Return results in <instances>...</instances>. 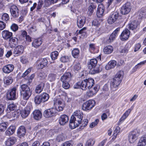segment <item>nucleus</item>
I'll return each mask as SVG.
<instances>
[{
    "instance_id": "1",
    "label": "nucleus",
    "mask_w": 146,
    "mask_h": 146,
    "mask_svg": "<svg viewBox=\"0 0 146 146\" xmlns=\"http://www.w3.org/2000/svg\"><path fill=\"white\" fill-rule=\"evenodd\" d=\"M83 115V113L80 110L75 111L71 116L70 120L69 125L70 127L73 129L80 125V129H84L87 125L88 120L87 119H84L82 121Z\"/></svg>"
},
{
    "instance_id": "2",
    "label": "nucleus",
    "mask_w": 146,
    "mask_h": 146,
    "mask_svg": "<svg viewBox=\"0 0 146 146\" xmlns=\"http://www.w3.org/2000/svg\"><path fill=\"white\" fill-rule=\"evenodd\" d=\"M94 80L92 78H89L82 81H79L74 86V88H80L83 90H85L88 89H90L94 86Z\"/></svg>"
},
{
    "instance_id": "3",
    "label": "nucleus",
    "mask_w": 146,
    "mask_h": 146,
    "mask_svg": "<svg viewBox=\"0 0 146 146\" xmlns=\"http://www.w3.org/2000/svg\"><path fill=\"white\" fill-rule=\"evenodd\" d=\"M123 74V71H119L115 75L114 78L111 79L110 88L112 90L114 91L117 89L118 86L121 81Z\"/></svg>"
},
{
    "instance_id": "4",
    "label": "nucleus",
    "mask_w": 146,
    "mask_h": 146,
    "mask_svg": "<svg viewBox=\"0 0 146 146\" xmlns=\"http://www.w3.org/2000/svg\"><path fill=\"white\" fill-rule=\"evenodd\" d=\"M20 94L21 97L25 100H28L32 94V91L27 85L23 84L21 86Z\"/></svg>"
},
{
    "instance_id": "5",
    "label": "nucleus",
    "mask_w": 146,
    "mask_h": 146,
    "mask_svg": "<svg viewBox=\"0 0 146 146\" xmlns=\"http://www.w3.org/2000/svg\"><path fill=\"white\" fill-rule=\"evenodd\" d=\"M49 98L48 94L44 93L42 94L36 96L34 98V102L36 104H39L41 102H44Z\"/></svg>"
},
{
    "instance_id": "6",
    "label": "nucleus",
    "mask_w": 146,
    "mask_h": 146,
    "mask_svg": "<svg viewBox=\"0 0 146 146\" xmlns=\"http://www.w3.org/2000/svg\"><path fill=\"white\" fill-rule=\"evenodd\" d=\"M139 132L137 129H135L130 132L128 135V139L130 143H134L137 139Z\"/></svg>"
},
{
    "instance_id": "7",
    "label": "nucleus",
    "mask_w": 146,
    "mask_h": 146,
    "mask_svg": "<svg viewBox=\"0 0 146 146\" xmlns=\"http://www.w3.org/2000/svg\"><path fill=\"white\" fill-rule=\"evenodd\" d=\"M95 105L94 100H89L83 103L82 106V109L84 111L89 110L92 109Z\"/></svg>"
},
{
    "instance_id": "8",
    "label": "nucleus",
    "mask_w": 146,
    "mask_h": 146,
    "mask_svg": "<svg viewBox=\"0 0 146 146\" xmlns=\"http://www.w3.org/2000/svg\"><path fill=\"white\" fill-rule=\"evenodd\" d=\"M48 63V61L46 58H41L36 61V66L38 69H42L46 66Z\"/></svg>"
},
{
    "instance_id": "9",
    "label": "nucleus",
    "mask_w": 146,
    "mask_h": 146,
    "mask_svg": "<svg viewBox=\"0 0 146 146\" xmlns=\"http://www.w3.org/2000/svg\"><path fill=\"white\" fill-rule=\"evenodd\" d=\"M131 8V3L127 2L123 5L121 9V13L123 15L127 14L130 12Z\"/></svg>"
},
{
    "instance_id": "10",
    "label": "nucleus",
    "mask_w": 146,
    "mask_h": 146,
    "mask_svg": "<svg viewBox=\"0 0 146 146\" xmlns=\"http://www.w3.org/2000/svg\"><path fill=\"white\" fill-rule=\"evenodd\" d=\"M9 9L11 15L13 17H17L19 16V10L17 6L12 5L11 6Z\"/></svg>"
},
{
    "instance_id": "11",
    "label": "nucleus",
    "mask_w": 146,
    "mask_h": 146,
    "mask_svg": "<svg viewBox=\"0 0 146 146\" xmlns=\"http://www.w3.org/2000/svg\"><path fill=\"white\" fill-rule=\"evenodd\" d=\"M16 89L15 88H13L7 93V98L9 100H14L16 99Z\"/></svg>"
},
{
    "instance_id": "12",
    "label": "nucleus",
    "mask_w": 146,
    "mask_h": 146,
    "mask_svg": "<svg viewBox=\"0 0 146 146\" xmlns=\"http://www.w3.org/2000/svg\"><path fill=\"white\" fill-rule=\"evenodd\" d=\"M119 17V13L116 12H112L108 17V21L109 23L111 24L117 19Z\"/></svg>"
},
{
    "instance_id": "13",
    "label": "nucleus",
    "mask_w": 146,
    "mask_h": 146,
    "mask_svg": "<svg viewBox=\"0 0 146 146\" xmlns=\"http://www.w3.org/2000/svg\"><path fill=\"white\" fill-rule=\"evenodd\" d=\"M14 68V66L13 64H8L4 66L2 70L4 73L9 74L13 71Z\"/></svg>"
},
{
    "instance_id": "14",
    "label": "nucleus",
    "mask_w": 146,
    "mask_h": 146,
    "mask_svg": "<svg viewBox=\"0 0 146 146\" xmlns=\"http://www.w3.org/2000/svg\"><path fill=\"white\" fill-rule=\"evenodd\" d=\"M55 114V109L54 108H51L45 110L43 115L45 117L48 118L54 116Z\"/></svg>"
},
{
    "instance_id": "15",
    "label": "nucleus",
    "mask_w": 146,
    "mask_h": 146,
    "mask_svg": "<svg viewBox=\"0 0 146 146\" xmlns=\"http://www.w3.org/2000/svg\"><path fill=\"white\" fill-rule=\"evenodd\" d=\"M24 50L23 46L19 45L17 46L14 49L13 54L15 56H17L23 53Z\"/></svg>"
},
{
    "instance_id": "16",
    "label": "nucleus",
    "mask_w": 146,
    "mask_h": 146,
    "mask_svg": "<svg viewBox=\"0 0 146 146\" xmlns=\"http://www.w3.org/2000/svg\"><path fill=\"white\" fill-rule=\"evenodd\" d=\"M86 18L84 16H80L77 17V25L79 28L82 27L86 22Z\"/></svg>"
},
{
    "instance_id": "17",
    "label": "nucleus",
    "mask_w": 146,
    "mask_h": 146,
    "mask_svg": "<svg viewBox=\"0 0 146 146\" xmlns=\"http://www.w3.org/2000/svg\"><path fill=\"white\" fill-rule=\"evenodd\" d=\"M129 31L127 29H126L121 33L120 38L122 41L126 40L129 38Z\"/></svg>"
},
{
    "instance_id": "18",
    "label": "nucleus",
    "mask_w": 146,
    "mask_h": 146,
    "mask_svg": "<svg viewBox=\"0 0 146 146\" xmlns=\"http://www.w3.org/2000/svg\"><path fill=\"white\" fill-rule=\"evenodd\" d=\"M31 108V106H27L21 113V116L23 118H26L29 115Z\"/></svg>"
},
{
    "instance_id": "19",
    "label": "nucleus",
    "mask_w": 146,
    "mask_h": 146,
    "mask_svg": "<svg viewBox=\"0 0 146 146\" xmlns=\"http://www.w3.org/2000/svg\"><path fill=\"white\" fill-rule=\"evenodd\" d=\"M104 11V7L102 4L98 5L97 12V15L99 17H101L103 15Z\"/></svg>"
},
{
    "instance_id": "20",
    "label": "nucleus",
    "mask_w": 146,
    "mask_h": 146,
    "mask_svg": "<svg viewBox=\"0 0 146 146\" xmlns=\"http://www.w3.org/2000/svg\"><path fill=\"white\" fill-rule=\"evenodd\" d=\"M68 117L67 115H62L59 118V123L61 125H64L68 122Z\"/></svg>"
},
{
    "instance_id": "21",
    "label": "nucleus",
    "mask_w": 146,
    "mask_h": 146,
    "mask_svg": "<svg viewBox=\"0 0 146 146\" xmlns=\"http://www.w3.org/2000/svg\"><path fill=\"white\" fill-rule=\"evenodd\" d=\"M3 38L5 40H9L12 36L13 34L8 31L4 30L2 32Z\"/></svg>"
},
{
    "instance_id": "22",
    "label": "nucleus",
    "mask_w": 146,
    "mask_h": 146,
    "mask_svg": "<svg viewBox=\"0 0 146 146\" xmlns=\"http://www.w3.org/2000/svg\"><path fill=\"white\" fill-rule=\"evenodd\" d=\"M71 74L70 72L65 73L61 77V80L62 82H69L71 80Z\"/></svg>"
},
{
    "instance_id": "23",
    "label": "nucleus",
    "mask_w": 146,
    "mask_h": 146,
    "mask_svg": "<svg viewBox=\"0 0 146 146\" xmlns=\"http://www.w3.org/2000/svg\"><path fill=\"white\" fill-rule=\"evenodd\" d=\"M98 61L96 59H92L90 60L88 64V67L90 70H92L97 65Z\"/></svg>"
},
{
    "instance_id": "24",
    "label": "nucleus",
    "mask_w": 146,
    "mask_h": 146,
    "mask_svg": "<svg viewBox=\"0 0 146 146\" xmlns=\"http://www.w3.org/2000/svg\"><path fill=\"white\" fill-rule=\"evenodd\" d=\"M26 133V129L24 126H21L17 130V134L20 137H23Z\"/></svg>"
},
{
    "instance_id": "25",
    "label": "nucleus",
    "mask_w": 146,
    "mask_h": 146,
    "mask_svg": "<svg viewBox=\"0 0 146 146\" xmlns=\"http://www.w3.org/2000/svg\"><path fill=\"white\" fill-rule=\"evenodd\" d=\"M117 64V62L115 60L110 61L105 66V69L108 70L113 68Z\"/></svg>"
},
{
    "instance_id": "26",
    "label": "nucleus",
    "mask_w": 146,
    "mask_h": 146,
    "mask_svg": "<svg viewBox=\"0 0 146 146\" xmlns=\"http://www.w3.org/2000/svg\"><path fill=\"white\" fill-rule=\"evenodd\" d=\"M17 139L14 137H12L9 138L5 142L7 146H11L13 145L16 141Z\"/></svg>"
},
{
    "instance_id": "27",
    "label": "nucleus",
    "mask_w": 146,
    "mask_h": 146,
    "mask_svg": "<svg viewBox=\"0 0 146 146\" xmlns=\"http://www.w3.org/2000/svg\"><path fill=\"white\" fill-rule=\"evenodd\" d=\"M89 90V91L87 92V95L89 97L92 96L95 94L98 90L97 86H95L93 88Z\"/></svg>"
},
{
    "instance_id": "28",
    "label": "nucleus",
    "mask_w": 146,
    "mask_h": 146,
    "mask_svg": "<svg viewBox=\"0 0 146 146\" xmlns=\"http://www.w3.org/2000/svg\"><path fill=\"white\" fill-rule=\"evenodd\" d=\"M139 23L138 22L136 21H134L129 24V28L130 30H133L137 29L139 25Z\"/></svg>"
},
{
    "instance_id": "29",
    "label": "nucleus",
    "mask_w": 146,
    "mask_h": 146,
    "mask_svg": "<svg viewBox=\"0 0 146 146\" xmlns=\"http://www.w3.org/2000/svg\"><path fill=\"white\" fill-rule=\"evenodd\" d=\"M42 41L40 38H38L35 39L33 40L32 43V46L35 48H37L42 44Z\"/></svg>"
},
{
    "instance_id": "30",
    "label": "nucleus",
    "mask_w": 146,
    "mask_h": 146,
    "mask_svg": "<svg viewBox=\"0 0 146 146\" xmlns=\"http://www.w3.org/2000/svg\"><path fill=\"white\" fill-rule=\"evenodd\" d=\"M34 118L36 120H39L41 118L42 114L41 111L39 110H36L33 112Z\"/></svg>"
},
{
    "instance_id": "31",
    "label": "nucleus",
    "mask_w": 146,
    "mask_h": 146,
    "mask_svg": "<svg viewBox=\"0 0 146 146\" xmlns=\"http://www.w3.org/2000/svg\"><path fill=\"white\" fill-rule=\"evenodd\" d=\"M146 145V135H144L139 140L137 146H145Z\"/></svg>"
},
{
    "instance_id": "32",
    "label": "nucleus",
    "mask_w": 146,
    "mask_h": 146,
    "mask_svg": "<svg viewBox=\"0 0 146 146\" xmlns=\"http://www.w3.org/2000/svg\"><path fill=\"white\" fill-rule=\"evenodd\" d=\"M120 28H117L112 33L109 38L110 42H111L113 41L115 39L118 32L119 31Z\"/></svg>"
},
{
    "instance_id": "33",
    "label": "nucleus",
    "mask_w": 146,
    "mask_h": 146,
    "mask_svg": "<svg viewBox=\"0 0 146 146\" xmlns=\"http://www.w3.org/2000/svg\"><path fill=\"white\" fill-rule=\"evenodd\" d=\"M15 127L14 126H11L9 127L5 132L7 135L9 136L12 135L14 132Z\"/></svg>"
},
{
    "instance_id": "34",
    "label": "nucleus",
    "mask_w": 146,
    "mask_h": 146,
    "mask_svg": "<svg viewBox=\"0 0 146 146\" xmlns=\"http://www.w3.org/2000/svg\"><path fill=\"white\" fill-rule=\"evenodd\" d=\"M44 84L43 83H41L38 85L35 88V92L37 94L40 93L44 87Z\"/></svg>"
},
{
    "instance_id": "35",
    "label": "nucleus",
    "mask_w": 146,
    "mask_h": 146,
    "mask_svg": "<svg viewBox=\"0 0 146 146\" xmlns=\"http://www.w3.org/2000/svg\"><path fill=\"white\" fill-rule=\"evenodd\" d=\"M56 103L58 105V108H56L57 110L58 111H62L65 106L64 102L63 101L58 100Z\"/></svg>"
},
{
    "instance_id": "36",
    "label": "nucleus",
    "mask_w": 146,
    "mask_h": 146,
    "mask_svg": "<svg viewBox=\"0 0 146 146\" xmlns=\"http://www.w3.org/2000/svg\"><path fill=\"white\" fill-rule=\"evenodd\" d=\"M113 50V48L111 46H106L104 49V51L106 54H109L112 52Z\"/></svg>"
},
{
    "instance_id": "37",
    "label": "nucleus",
    "mask_w": 146,
    "mask_h": 146,
    "mask_svg": "<svg viewBox=\"0 0 146 146\" xmlns=\"http://www.w3.org/2000/svg\"><path fill=\"white\" fill-rule=\"evenodd\" d=\"M96 7V5H95L94 4H91L90 5L88 9V14L89 15H91L92 14L94 11V9H95Z\"/></svg>"
},
{
    "instance_id": "38",
    "label": "nucleus",
    "mask_w": 146,
    "mask_h": 146,
    "mask_svg": "<svg viewBox=\"0 0 146 146\" xmlns=\"http://www.w3.org/2000/svg\"><path fill=\"white\" fill-rule=\"evenodd\" d=\"M3 80L5 84L7 85H9L11 84L13 81V78L10 76L5 77Z\"/></svg>"
},
{
    "instance_id": "39",
    "label": "nucleus",
    "mask_w": 146,
    "mask_h": 146,
    "mask_svg": "<svg viewBox=\"0 0 146 146\" xmlns=\"http://www.w3.org/2000/svg\"><path fill=\"white\" fill-rule=\"evenodd\" d=\"M139 18H145L146 17V10L144 9H141L139 12Z\"/></svg>"
},
{
    "instance_id": "40",
    "label": "nucleus",
    "mask_w": 146,
    "mask_h": 146,
    "mask_svg": "<svg viewBox=\"0 0 146 146\" xmlns=\"http://www.w3.org/2000/svg\"><path fill=\"white\" fill-rule=\"evenodd\" d=\"M79 53V50L77 48L74 49L72 51V56L75 58H78Z\"/></svg>"
},
{
    "instance_id": "41",
    "label": "nucleus",
    "mask_w": 146,
    "mask_h": 146,
    "mask_svg": "<svg viewBox=\"0 0 146 146\" xmlns=\"http://www.w3.org/2000/svg\"><path fill=\"white\" fill-rule=\"evenodd\" d=\"M131 110L132 109H128L123 114V116L121 117V118L120 119V120L122 121L125 120L129 115Z\"/></svg>"
},
{
    "instance_id": "42",
    "label": "nucleus",
    "mask_w": 146,
    "mask_h": 146,
    "mask_svg": "<svg viewBox=\"0 0 146 146\" xmlns=\"http://www.w3.org/2000/svg\"><path fill=\"white\" fill-rule=\"evenodd\" d=\"M92 69V70L94 71L93 73L94 74L101 71L102 70V68L100 65L97 64L96 66Z\"/></svg>"
},
{
    "instance_id": "43",
    "label": "nucleus",
    "mask_w": 146,
    "mask_h": 146,
    "mask_svg": "<svg viewBox=\"0 0 146 146\" xmlns=\"http://www.w3.org/2000/svg\"><path fill=\"white\" fill-rule=\"evenodd\" d=\"M95 143V140L93 139L90 138L86 141V146H93Z\"/></svg>"
},
{
    "instance_id": "44",
    "label": "nucleus",
    "mask_w": 146,
    "mask_h": 146,
    "mask_svg": "<svg viewBox=\"0 0 146 146\" xmlns=\"http://www.w3.org/2000/svg\"><path fill=\"white\" fill-rule=\"evenodd\" d=\"M7 123H2L0 124V131H4L7 128L8 125Z\"/></svg>"
},
{
    "instance_id": "45",
    "label": "nucleus",
    "mask_w": 146,
    "mask_h": 146,
    "mask_svg": "<svg viewBox=\"0 0 146 146\" xmlns=\"http://www.w3.org/2000/svg\"><path fill=\"white\" fill-rule=\"evenodd\" d=\"M58 55V52L57 51L52 52L50 54V56L52 60H54L57 59Z\"/></svg>"
},
{
    "instance_id": "46",
    "label": "nucleus",
    "mask_w": 146,
    "mask_h": 146,
    "mask_svg": "<svg viewBox=\"0 0 146 146\" xmlns=\"http://www.w3.org/2000/svg\"><path fill=\"white\" fill-rule=\"evenodd\" d=\"M17 108L16 106L14 104H9L7 107V110H9L10 111H13L15 110Z\"/></svg>"
},
{
    "instance_id": "47",
    "label": "nucleus",
    "mask_w": 146,
    "mask_h": 146,
    "mask_svg": "<svg viewBox=\"0 0 146 146\" xmlns=\"http://www.w3.org/2000/svg\"><path fill=\"white\" fill-rule=\"evenodd\" d=\"M58 0H46L45 2V5L46 7H48L51 3H56Z\"/></svg>"
},
{
    "instance_id": "48",
    "label": "nucleus",
    "mask_w": 146,
    "mask_h": 146,
    "mask_svg": "<svg viewBox=\"0 0 146 146\" xmlns=\"http://www.w3.org/2000/svg\"><path fill=\"white\" fill-rule=\"evenodd\" d=\"M56 74H51L48 76V80L50 82L54 81L56 78Z\"/></svg>"
},
{
    "instance_id": "49",
    "label": "nucleus",
    "mask_w": 146,
    "mask_h": 146,
    "mask_svg": "<svg viewBox=\"0 0 146 146\" xmlns=\"http://www.w3.org/2000/svg\"><path fill=\"white\" fill-rule=\"evenodd\" d=\"M146 62V60L141 62L140 63L138 64L137 65H136L133 68L134 72H135V71H136L137 69H138L139 68H140L141 67V66H140V65H144Z\"/></svg>"
},
{
    "instance_id": "50",
    "label": "nucleus",
    "mask_w": 146,
    "mask_h": 146,
    "mask_svg": "<svg viewBox=\"0 0 146 146\" xmlns=\"http://www.w3.org/2000/svg\"><path fill=\"white\" fill-rule=\"evenodd\" d=\"M9 19V15L7 13H4L2 15L1 19L3 21H8Z\"/></svg>"
},
{
    "instance_id": "51",
    "label": "nucleus",
    "mask_w": 146,
    "mask_h": 146,
    "mask_svg": "<svg viewBox=\"0 0 146 146\" xmlns=\"http://www.w3.org/2000/svg\"><path fill=\"white\" fill-rule=\"evenodd\" d=\"M61 61L63 62H68L69 61V57L68 56H64L62 57L60 59Z\"/></svg>"
},
{
    "instance_id": "52",
    "label": "nucleus",
    "mask_w": 146,
    "mask_h": 146,
    "mask_svg": "<svg viewBox=\"0 0 146 146\" xmlns=\"http://www.w3.org/2000/svg\"><path fill=\"white\" fill-rule=\"evenodd\" d=\"M62 82V86L64 88L67 89L70 88V85L68 83V82Z\"/></svg>"
},
{
    "instance_id": "53",
    "label": "nucleus",
    "mask_w": 146,
    "mask_h": 146,
    "mask_svg": "<svg viewBox=\"0 0 146 146\" xmlns=\"http://www.w3.org/2000/svg\"><path fill=\"white\" fill-rule=\"evenodd\" d=\"M11 29L14 31H17L18 29V25L15 24H13L11 27Z\"/></svg>"
},
{
    "instance_id": "54",
    "label": "nucleus",
    "mask_w": 146,
    "mask_h": 146,
    "mask_svg": "<svg viewBox=\"0 0 146 146\" xmlns=\"http://www.w3.org/2000/svg\"><path fill=\"white\" fill-rule=\"evenodd\" d=\"M81 68V66L79 62L76 63L74 66V69L75 70L78 71Z\"/></svg>"
},
{
    "instance_id": "55",
    "label": "nucleus",
    "mask_w": 146,
    "mask_h": 146,
    "mask_svg": "<svg viewBox=\"0 0 146 146\" xmlns=\"http://www.w3.org/2000/svg\"><path fill=\"white\" fill-rule=\"evenodd\" d=\"M17 112H14L13 113H11L10 114H7V115L8 117L9 118H12L13 117H17V115H16V113Z\"/></svg>"
},
{
    "instance_id": "56",
    "label": "nucleus",
    "mask_w": 146,
    "mask_h": 146,
    "mask_svg": "<svg viewBox=\"0 0 146 146\" xmlns=\"http://www.w3.org/2000/svg\"><path fill=\"white\" fill-rule=\"evenodd\" d=\"M99 122L98 119H96L95 121L92 122L90 125V127L91 128H93Z\"/></svg>"
},
{
    "instance_id": "57",
    "label": "nucleus",
    "mask_w": 146,
    "mask_h": 146,
    "mask_svg": "<svg viewBox=\"0 0 146 146\" xmlns=\"http://www.w3.org/2000/svg\"><path fill=\"white\" fill-rule=\"evenodd\" d=\"M64 139V138L62 134H60L58 135L56 138V140L58 142H60L62 141Z\"/></svg>"
},
{
    "instance_id": "58",
    "label": "nucleus",
    "mask_w": 146,
    "mask_h": 146,
    "mask_svg": "<svg viewBox=\"0 0 146 146\" xmlns=\"http://www.w3.org/2000/svg\"><path fill=\"white\" fill-rule=\"evenodd\" d=\"M36 31V27L35 26H33L31 27L28 30L29 33H31L33 32H34Z\"/></svg>"
},
{
    "instance_id": "59",
    "label": "nucleus",
    "mask_w": 146,
    "mask_h": 146,
    "mask_svg": "<svg viewBox=\"0 0 146 146\" xmlns=\"http://www.w3.org/2000/svg\"><path fill=\"white\" fill-rule=\"evenodd\" d=\"M43 4V2L42 1H40L38 2L37 7L36 11H38L41 8Z\"/></svg>"
},
{
    "instance_id": "60",
    "label": "nucleus",
    "mask_w": 146,
    "mask_h": 146,
    "mask_svg": "<svg viewBox=\"0 0 146 146\" xmlns=\"http://www.w3.org/2000/svg\"><path fill=\"white\" fill-rule=\"evenodd\" d=\"M92 24L93 25L98 27L100 25V23L97 19H95L92 22Z\"/></svg>"
},
{
    "instance_id": "61",
    "label": "nucleus",
    "mask_w": 146,
    "mask_h": 146,
    "mask_svg": "<svg viewBox=\"0 0 146 146\" xmlns=\"http://www.w3.org/2000/svg\"><path fill=\"white\" fill-rule=\"evenodd\" d=\"M72 142L71 141H68L63 143L62 146H72Z\"/></svg>"
},
{
    "instance_id": "62",
    "label": "nucleus",
    "mask_w": 146,
    "mask_h": 146,
    "mask_svg": "<svg viewBox=\"0 0 146 146\" xmlns=\"http://www.w3.org/2000/svg\"><path fill=\"white\" fill-rule=\"evenodd\" d=\"M6 25L3 21H0V30H2L5 27Z\"/></svg>"
},
{
    "instance_id": "63",
    "label": "nucleus",
    "mask_w": 146,
    "mask_h": 146,
    "mask_svg": "<svg viewBox=\"0 0 146 146\" xmlns=\"http://www.w3.org/2000/svg\"><path fill=\"white\" fill-rule=\"evenodd\" d=\"M141 45L140 43H137L136 44L134 49V52H136L140 48Z\"/></svg>"
},
{
    "instance_id": "64",
    "label": "nucleus",
    "mask_w": 146,
    "mask_h": 146,
    "mask_svg": "<svg viewBox=\"0 0 146 146\" xmlns=\"http://www.w3.org/2000/svg\"><path fill=\"white\" fill-rule=\"evenodd\" d=\"M21 61L23 64H25L28 62V60L24 56H22L21 58Z\"/></svg>"
}]
</instances>
